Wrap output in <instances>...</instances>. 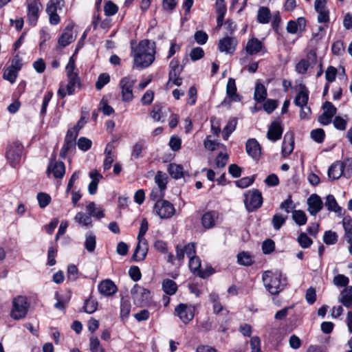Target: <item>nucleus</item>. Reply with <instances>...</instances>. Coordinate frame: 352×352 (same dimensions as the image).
Listing matches in <instances>:
<instances>
[{"mask_svg":"<svg viewBox=\"0 0 352 352\" xmlns=\"http://www.w3.org/2000/svg\"><path fill=\"white\" fill-rule=\"evenodd\" d=\"M155 42L143 40L133 52L134 66L138 68H145L150 66L155 60Z\"/></svg>","mask_w":352,"mask_h":352,"instance_id":"1","label":"nucleus"},{"mask_svg":"<svg viewBox=\"0 0 352 352\" xmlns=\"http://www.w3.org/2000/svg\"><path fill=\"white\" fill-rule=\"evenodd\" d=\"M67 84L60 85L58 90V95L63 98L67 94L72 95L76 87H80V79L76 68L75 60L73 56L70 57L65 67Z\"/></svg>","mask_w":352,"mask_h":352,"instance_id":"2","label":"nucleus"},{"mask_svg":"<svg viewBox=\"0 0 352 352\" xmlns=\"http://www.w3.org/2000/svg\"><path fill=\"white\" fill-rule=\"evenodd\" d=\"M262 280L265 288L272 295L278 294L287 285V278L280 271L267 270L263 272Z\"/></svg>","mask_w":352,"mask_h":352,"instance_id":"3","label":"nucleus"},{"mask_svg":"<svg viewBox=\"0 0 352 352\" xmlns=\"http://www.w3.org/2000/svg\"><path fill=\"white\" fill-rule=\"evenodd\" d=\"M29 307L30 305L25 296H19L14 298L10 311L11 318L16 320L24 318L28 314Z\"/></svg>","mask_w":352,"mask_h":352,"instance_id":"4","label":"nucleus"},{"mask_svg":"<svg viewBox=\"0 0 352 352\" xmlns=\"http://www.w3.org/2000/svg\"><path fill=\"white\" fill-rule=\"evenodd\" d=\"M175 212L174 205L165 199L157 200L153 206V213L162 219L171 218Z\"/></svg>","mask_w":352,"mask_h":352,"instance_id":"5","label":"nucleus"},{"mask_svg":"<svg viewBox=\"0 0 352 352\" xmlns=\"http://www.w3.org/2000/svg\"><path fill=\"white\" fill-rule=\"evenodd\" d=\"M244 204L249 212H253L260 208L263 204L261 192L256 189L247 191L244 194Z\"/></svg>","mask_w":352,"mask_h":352,"instance_id":"6","label":"nucleus"},{"mask_svg":"<svg viewBox=\"0 0 352 352\" xmlns=\"http://www.w3.org/2000/svg\"><path fill=\"white\" fill-rule=\"evenodd\" d=\"M136 79L129 76L120 80L119 87L121 89L122 99L124 102H131L133 99V88Z\"/></svg>","mask_w":352,"mask_h":352,"instance_id":"7","label":"nucleus"},{"mask_svg":"<svg viewBox=\"0 0 352 352\" xmlns=\"http://www.w3.org/2000/svg\"><path fill=\"white\" fill-rule=\"evenodd\" d=\"M195 307L190 304L180 303L175 309V314L186 324L194 318Z\"/></svg>","mask_w":352,"mask_h":352,"instance_id":"8","label":"nucleus"},{"mask_svg":"<svg viewBox=\"0 0 352 352\" xmlns=\"http://www.w3.org/2000/svg\"><path fill=\"white\" fill-rule=\"evenodd\" d=\"M131 294L134 303L138 306H143L148 302L150 291L138 284L131 289Z\"/></svg>","mask_w":352,"mask_h":352,"instance_id":"9","label":"nucleus"},{"mask_svg":"<svg viewBox=\"0 0 352 352\" xmlns=\"http://www.w3.org/2000/svg\"><path fill=\"white\" fill-rule=\"evenodd\" d=\"M27 6V19L31 25H36L38 17L39 12L43 6L41 3H35L33 0H26Z\"/></svg>","mask_w":352,"mask_h":352,"instance_id":"10","label":"nucleus"},{"mask_svg":"<svg viewBox=\"0 0 352 352\" xmlns=\"http://www.w3.org/2000/svg\"><path fill=\"white\" fill-rule=\"evenodd\" d=\"M60 3V0H50L47 4L46 12L49 15L50 23L52 25H57L60 22L57 11L61 10Z\"/></svg>","mask_w":352,"mask_h":352,"instance_id":"11","label":"nucleus"},{"mask_svg":"<svg viewBox=\"0 0 352 352\" xmlns=\"http://www.w3.org/2000/svg\"><path fill=\"white\" fill-rule=\"evenodd\" d=\"M189 259V268L193 274L204 278L213 273L211 267L205 270L201 268V260L198 256H192Z\"/></svg>","mask_w":352,"mask_h":352,"instance_id":"12","label":"nucleus"},{"mask_svg":"<svg viewBox=\"0 0 352 352\" xmlns=\"http://www.w3.org/2000/svg\"><path fill=\"white\" fill-rule=\"evenodd\" d=\"M314 8L318 12V21L327 23L329 21V11L327 8V0H316Z\"/></svg>","mask_w":352,"mask_h":352,"instance_id":"13","label":"nucleus"},{"mask_svg":"<svg viewBox=\"0 0 352 352\" xmlns=\"http://www.w3.org/2000/svg\"><path fill=\"white\" fill-rule=\"evenodd\" d=\"M47 173L53 174L54 178H63L65 173V166L63 162L52 160L48 165Z\"/></svg>","mask_w":352,"mask_h":352,"instance_id":"14","label":"nucleus"},{"mask_svg":"<svg viewBox=\"0 0 352 352\" xmlns=\"http://www.w3.org/2000/svg\"><path fill=\"white\" fill-rule=\"evenodd\" d=\"M21 151V146L18 144L11 146L8 148L6 157L12 166L14 167L19 162Z\"/></svg>","mask_w":352,"mask_h":352,"instance_id":"15","label":"nucleus"},{"mask_svg":"<svg viewBox=\"0 0 352 352\" xmlns=\"http://www.w3.org/2000/svg\"><path fill=\"white\" fill-rule=\"evenodd\" d=\"M247 153L254 160H258L261 155V148L258 141L254 138L248 140L245 144Z\"/></svg>","mask_w":352,"mask_h":352,"instance_id":"16","label":"nucleus"},{"mask_svg":"<svg viewBox=\"0 0 352 352\" xmlns=\"http://www.w3.org/2000/svg\"><path fill=\"white\" fill-rule=\"evenodd\" d=\"M237 41L230 36H226L221 39L219 42V50L221 52L226 54H233L236 50Z\"/></svg>","mask_w":352,"mask_h":352,"instance_id":"17","label":"nucleus"},{"mask_svg":"<svg viewBox=\"0 0 352 352\" xmlns=\"http://www.w3.org/2000/svg\"><path fill=\"white\" fill-rule=\"evenodd\" d=\"M308 211L311 215H316L323 207L321 198L316 195H311L307 199Z\"/></svg>","mask_w":352,"mask_h":352,"instance_id":"18","label":"nucleus"},{"mask_svg":"<svg viewBox=\"0 0 352 352\" xmlns=\"http://www.w3.org/2000/svg\"><path fill=\"white\" fill-rule=\"evenodd\" d=\"M306 26V20L304 17H298L296 21L291 20L287 24V31L289 34H296L302 32Z\"/></svg>","mask_w":352,"mask_h":352,"instance_id":"19","label":"nucleus"},{"mask_svg":"<svg viewBox=\"0 0 352 352\" xmlns=\"http://www.w3.org/2000/svg\"><path fill=\"white\" fill-rule=\"evenodd\" d=\"M99 292L106 296H111L117 292V287L111 280L101 281L98 285Z\"/></svg>","mask_w":352,"mask_h":352,"instance_id":"20","label":"nucleus"},{"mask_svg":"<svg viewBox=\"0 0 352 352\" xmlns=\"http://www.w3.org/2000/svg\"><path fill=\"white\" fill-rule=\"evenodd\" d=\"M294 146V135L292 133L287 132L284 135V139L282 144V154L284 157L289 155L293 150Z\"/></svg>","mask_w":352,"mask_h":352,"instance_id":"21","label":"nucleus"},{"mask_svg":"<svg viewBox=\"0 0 352 352\" xmlns=\"http://www.w3.org/2000/svg\"><path fill=\"white\" fill-rule=\"evenodd\" d=\"M148 243L146 241H138L135 252L133 254V258L135 261H143L147 254Z\"/></svg>","mask_w":352,"mask_h":352,"instance_id":"22","label":"nucleus"},{"mask_svg":"<svg viewBox=\"0 0 352 352\" xmlns=\"http://www.w3.org/2000/svg\"><path fill=\"white\" fill-rule=\"evenodd\" d=\"M338 300L347 309L352 308V286L345 287L340 294Z\"/></svg>","mask_w":352,"mask_h":352,"instance_id":"23","label":"nucleus"},{"mask_svg":"<svg viewBox=\"0 0 352 352\" xmlns=\"http://www.w3.org/2000/svg\"><path fill=\"white\" fill-rule=\"evenodd\" d=\"M282 133L283 129L280 124L278 122H274L269 126L267 137L270 140L276 142L281 138Z\"/></svg>","mask_w":352,"mask_h":352,"instance_id":"24","label":"nucleus"},{"mask_svg":"<svg viewBox=\"0 0 352 352\" xmlns=\"http://www.w3.org/2000/svg\"><path fill=\"white\" fill-rule=\"evenodd\" d=\"M89 177L91 181L88 186V191L90 195H95L97 192L98 183L102 179V175L97 170H92L89 173Z\"/></svg>","mask_w":352,"mask_h":352,"instance_id":"25","label":"nucleus"},{"mask_svg":"<svg viewBox=\"0 0 352 352\" xmlns=\"http://www.w3.org/2000/svg\"><path fill=\"white\" fill-rule=\"evenodd\" d=\"M343 171L342 162L337 161L329 168L328 177L333 180L338 179L343 175Z\"/></svg>","mask_w":352,"mask_h":352,"instance_id":"26","label":"nucleus"},{"mask_svg":"<svg viewBox=\"0 0 352 352\" xmlns=\"http://www.w3.org/2000/svg\"><path fill=\"white\" fill-rule=\"evenodd\" d=\"M218 218V213L214 211L206 212L201 218L203 226L206 229L212 228L214 226L216 220Z\"/></svg>","mask_w":352,"mask_h":352,"instance_id":"27","label":"nucleus"},{"mask_svg":"<svg viewBox=\"0 0 352 352\" xmlns=\"http://www.w3.org/2000/svg\"><path fill=\"white\" fill-rule=\"evenodd\" d=\"M168 177L166 173L158 171L155 176V182L158 186L160 190V197H164V190L166 188Z\"/></svg>","mask_w":352,"mask_h":352,"instance_id":"28","label":"nucleus"},{"mask_svg":"<svg viewBox=\"0 0 352 352\" xmlns=\"http://www.w3.org/2000/svg\"><path fill=\"white\" fill-rule=\"evenodd\" d=\"M262 48V42L256 38H252L248 41L245 50L248 54L252 55L258 53Z\"/></svg>","mask_w":352,"mask_h":352,"instance_id":"29","label":"nucleus"},{"mask_svg":"<svg viewBox=\"0 0 352 352\" xmlns=\"http://www.w3.org/2000/svg\"><path fill=\"white\" fill-rule=\"evenodd\" d=\"M226 94L235 102L241 100V97L236 94V86L234 78H230L228 80Z\"/></svg>","mask_w":352,"mask_h":352,"instance_id":"30","label":"nucleus"},{"mask_svg":"<svg viewBox=\"0 0 352 352\" xmlns=\"http://www.w3.org/2000/svg\"><path fill=\"white\" fill-rule=\"evenodd\" d=\"M114 146L112 143H109L107 144L104 148V154L106 155L105 159L103 162V168L104 170H107L111 168L112 163L114 160L112 151Z\"/></svg>","mask_w":352,"mask_h":352,"instance_id":"31","label":"nucleus"},{"mask_svg":"<svg viewBox=\"0 0 352 352\" xmlns=\"http://www.w3.org/2000/svg\"><path fill=\"white\" fill-rule=\"evenodd\" d=\"M85 236V248L87 250L88 252L91 253L95 250L96 247V236L91 232H87Z\"/></svg>","mask_w":352,"mask_h":352,"instance_id":"32","label":"nucleus"},{"mask_svg":"<svg viewBox=\"0 0 352 352\" xmlns=\"http://www.w3.org/2000/svg\"><path fill=\"white\" fill-rule=\"evenodd\" d=\"M74 221L84 227L89 228L92 226V220L89 214H87L79 212L74 217Z\"/></svg>","mask_w":352,"mask_h":352,"instance_id":"33","label":"nucleus"},{"mask_svg":"<svg viewBox=\"0 0 352 352\" xmlns=\"http://www.w3.org/2000/svg\"><path fill=\"white\" fill-rule=\"evenodd\" d=\"M309 100V91L303 87L295 98L294 103L298 107L307 106Z\"/></svg>","mask_w":352,"mask_h":352,"instance_id":"34","label":"nucleus"},{"mask_svg":"<svg viewBox=\"0 0 352 352\" xmlns=\"http://www.w3.org/2000/svg\"><path fill=\"white\" fill-rule=\"evenodd\" d=\"M163 291L168 295H173L177 291V285L170 279H164L162 283Z\"/></svg>","mask_w":352,"mask_h":352,"instance_id":"35","label":"nucleus"},{"mask_svg":"<svg viewBox=\"0 0 352 352\" xmlns=\"http://www.w3.org/2000/svg\"><path fill=\"white\" fill-rule=\"evenodd\" d=\"M86 210L89 214L90 217H94L97 219H101L104 217L103 210L96 206L94 202H90L87 206Z\"/></svg>","mask_w":352,"mask_h":352,"instance_id":"36","label":"nucleus"},{"mask_svg":"<svg viewBox=\"0 0 352 352\" xmlns=\"http://www.w3.org/2000/svg\"><path fill=\"white\" fill-rule=\"evenodd\" d=\"M271 18L270 10L267 7H261L258 10L257 20L260 23L266 24L270 22Z\"/></svg>","mask_w":352,"mask_h":352,"instance_id":"37","label":"nucleus"},{"mask_svg":"<svg viewBox=\"0 0 352 352\" xmlns=\"http://www.w3.org/2000/svg\"><path fill=\"white\" fill-rule=\"evenodd\" d=\"M267 97V89L261 83H257L255 87L254 98L258 102H263Z\"/></svg>","mask_w":352,"mask_h":352,"instance_id":"38","label":"nucleus"},{"mask_svg":"<svg viewBox=\"0 0 352 352\" xmlns=\"http://www.w3.org/2000/svg\"><path fill=\"white\" fill-rule=\"evenodd\" d=\"M325 206L329 210L333 211L336 213H341L342 208L338 205V203L332 195H329L326 197Z\"/></svg>","mask_w":352,"mask_h":352,"instance_id":"39","label":"nucleus"},{"mask_svg":"<svg viewBox=\"0 0 352 352\" xmlns=\"http://www.w3.org/2000/svg\"><path fill=\"white\" fill-rule=\"evenodd\" d=\"M169 174L174 179H179L184 175L183 167L176 164H170L168 168Z\"/></svg>","mask_w":352,"mask_h":352,"instance_id":"40","label":"nucleus"},{"mask_svg":"<svg viewBox=\"0 0 352 352\" xmlns=\"http://www.w3.org/2000/svg\"><path fill=\"white\" fill-rule=\"evenodd\" d=\"M74 40L71 30H65L58 38V43L62 47H65Z\"/></svg>","mask_w":352,"mask_h":352,"instance_id":"41","label":"nucleus"},{"mask_svg":"<svg viewBox=\"0 0 352 352\" xmlns=\"http://www.w3.org/2000/svg\"><path fill=\"white\" fill-rule=\"evenodd\" d=\"M292 219L298 226L305 225L307 221L305 212L301 210H294L292 212Z\"/></svg>","mask_w":352,"mask_h":352,"instance_id":"42","label":"nucleus"},{"mask_svg":"<svg viewBox=\"0 0 352 352\" xmlns=\"http://www.w3.org/2000/svg\"><path fill=\"white\" fill-rule=\"evenodd\" d=\"M131 303L127 300H121L120 304V318L122 320H125L127 319L129 313L131 311Z\"/></svg>","mask_w":352,"mask_h":352,"instance_id":"43","label":"nucleus"},{"mask_svg":"<svg viewBox=\"0 0 352 352\" xmlns=\"http://www.w3.org/2000/svg\"><path fill=\"white\" fill-rule=\"evenodd\" d=\"M236 126V120L234 119L230 120L228 122L226 126L223 130V138L227 140L230 134L235 130Z\"/></svg>","mask_w":352,"mask_h":352,"instance_id":"44","label":"nucleus"},{"mask_svg":"<svg viewBox=\"0 0 352 352\" xmlns=\"http://www.w3.org/2000/svg\"><path fill=\"white\" fill-rule=\"evenodd\" d=\"M179 76L180 74L169 73L168 81L166 84V87L170 89L172 87V85L180 86L182 83V78H180Z\"/></svg>","mask_w":352,"mask_h":352,"instance_id":"45","label":"nucleus"},{"mask_svg":"<svg viewBox=\"0 0 352 352\" xmlns=\"http://www.w3.org/2000/svg\"><path fill=\"white\" fill-rule=\"evenodd\" d=\"M237 258L239 263L243 265L248 266L253 263L252 256L248 252H242L239 253Z\"/></svg>","mask_w":352,"mask_h":352,"instance_id":"46","label":"nucleus"},{"mask_svg":"<svg viewBox=\"0 0 352 352\" xmlns=\"http://www.w3.org/2000/svg\"><path fill=\"white\" fill-rule=\"evenodd\" d=\"M17 73L15 69L8 67L5 69L3 78L13 84L17 78Z\"/></svg>","mask_w":352,"mask_h":352,"instance_id":"47","label":"nucleus"},{"mask_svg":"<svg viewBox=\"0 0 352 352\" xmlns=\"http://www.w3.org/2000/svg\"><path fill=\"white\" fill-rule=\"evenodd\" d=\"M342 162L343 167V176L350 178L352 176V159L346 158Z\"/></svg>","mask_w":352,"mask_h":352,"instance_id":"48","label":"nucleus"},{"mask_svg":"<svg viewBox=\"0 0 352 352\" xmlns=\"http://www.w3.org/2000/svg\"><path fill=\"white\" fill-rule=\"evenodd\" d=\"M287 216H283L280 214H276L274 215L272 222L273 227L275 230H279L281 226L285 223Z\"/></svg>","mask_w":352,"mask_h":352,"instance_id":"49","label":"nucleus"},{"mask_svg":"<svg viewBox=\"0 0 352 352\" xmlns=\"http://www.w3.org/2000/svg\"><path fill=\"white\" fill-rule=\"evenodd\" d=\"M349 283V278L343 275V274H338L334 276L333 279V283L337 287H348V284Z\"/></svg>","mask_w":352,"mask_h":352,"instance_id":"50","label":"nucleus"},{"mask_svg":"<svg viewBox=\"0 0 352 352\" xmlns=\"http://www.w3.org/2000/svg\"><path fill=\"white\" fill-rule=\"evenodd\" d=\"M89 349L91 352H104V349L100 346L98 338L96 336L90 338Z\"/></svg>","mask_w":352,"mask_h":352,"instance_id":"51","label":"nucleus"},{"mask_svg":"<svg viewBox=\"0 0 352 352\" xmlns=\"http://www.w3.org/2000/svg\"><path fill=\"white\" fill-rule=\"evenodd\" d=\"M323 241L327 245H333L338 241V235L335 232L326 231L323 236Z\"/></svg>","mask_w":352,"mask_h":352,"instance_id":"52","label":"nucleus"},{"mask_svg":"<svg viewBox=\"0 0 352 352\" xmlns=\"http://www.w3.org/2000/svg\"><path fill=\"white\" fill-rule=\"evenodd\" d=\"M110 81V76L107 73L101 74L96 82V87L97 89L100 90L104 85L108 84Z\"/></svg>","mask_w":352,"mask_h":352,"instance_id":"53","label":"nucleus"},{"mask_svg":"<svg viewBox=\"0 0 352 352\" xmlns=\"http://www.w3.org/2000/svg\"><path fill=\"white\" fill-rule=\"evenodd\" d=\"M98 302L92 299L89 298L85 300L84 305V310L87 314H92L97 309Z\"/></svg>","mask_w":352,"mask_h":352,"instance_id":"54","label":"nucleus"},{"mask_svg":"<svg viewBox=\"0 0 352 352\" xmlns=\"http://www.w3.org/2000/svg\"><path fill=\"white\" fill-rule=\"evenodd\" d=\"M118 7L112 1H107L104 6V11L107 16H112L117 13Z\"/></svg>","mask_w":352,"mask_h":352,"instance_id":"55","label":"nucleus"},{"mask_svg":"<svg viewBox=\"0 0 352 352\" xmlns=\"http://www.w3.org/2000/svg\"><path fill=\"white\" fill-rule=\"evenodd\" d=\"M76 142H72L71 140H65V143L60 149V155L62 158H65L70 150L74 148Z\"/></svg>","mask_w":352,"mask_h":352,"instance_id":"56","label":"nucleus"},{"mask_svg":"<svg viewBox=\"0 0 352 352\" xmlns=\"http://www.w3.org/2000/svg\"><path fill=\"white\" fill-rule=\"evenodd\" d=\"M169 67V73L181 74L183 70V66L180 65L177 58H173L171 60Z\"/></svg>","mask_w":352,"mask_h":352,"instance_id":"57","label":"nucleus"},{"mask_svg":"<svg viewBox=\"0 0 352 352\" xmlns=\"http://www.w3.org/2000/svg\"><path fill=\"white\" fill-rule=\"evenodd\" d=\"M333 124L336 129L344 131L346 127L347 120L340 116H336L333 121Z\"/></svg>","mask_w":352,"mask_h":352,"instance_id":"58","label":"nucleus"},{"mask_svg":"<svg viewBox=\"0 0 352 352\" xmlns=\"http://www.w3.org/2000/svg\"><path fill=\"white\" fill-rule=\"evenodd\" d=\"M324 131L322 129H314L311 132V138L318 143H321L324 139Z\"/></svg>","mask_w":352,"mask_h":352,"instance_id":"59","label":"nucleus"},{"mask_svg":"<svg viewBox=\"0 0 352 352\" xmlns=\"http://www.w3.org/2000/svg\"><path fill=\"white\" fill-rule=\"evenodd\" d=\"M298 242L302 248H307L312 244V240L305 233L298 236Z\"/></svg>","mask_w":352,"mask_h":352,"instance_id":"60","label":"nucleus"},{"mask_svg":"<svg viewBox=\"0 0 352 352\" xmlns=\"http://www.w3.org/2000/svg\"><path fill=\"white\" fill-rule=\"evenodd\" d=\"M309 65L308 60L302 59L296 65V71L300 74H304L307 72Z\"/></svg>","mask_w":352,"mask_h":352,"instance_id":"61","label":"nucleus"},{"mask_svg":"<svg viewBox=\"0 0 352 352\" xmlns=\"http://www.w3.org/2000/svg\"><path fill=\"white\" fill-rule=\"evenodd\" d=\"M37 199L41 208L46 207L50 202L51 197L46 193L39 192L37 195Z\"/></svg>","mask_w":352,"mask_h":352,"instance_id":"62","label":"nucleus"},{"mask_svg":"<svg viewBox=\"0 0 352 352\" xmlns=\"http://www.w3.org/2000/svg\"><path fill=\"white\" fill-rule=\"evenodd\" d=\"M194 38L198 44L204 45L207 42L208 36L205 32L199 30L195 33Z\"/></svg>","mask_w":352,"mask_h":352,"instance_id":"63","label":"nucleus"},{"mask_svg":"<svg viewBox=\"0 0 352 352\" xmlns=\"http://www.w3.org/2000/svg\"><path fill=\"white\" fill-rule=\"evenodd\" d=\"M204 56V51L201 47H197L193 48L190 54V58L192 61L201 59Z\"/></svg>","mask_w":352,"mask_h":352,"instance_id":"64","label":"nucleus"}]
</instances>
